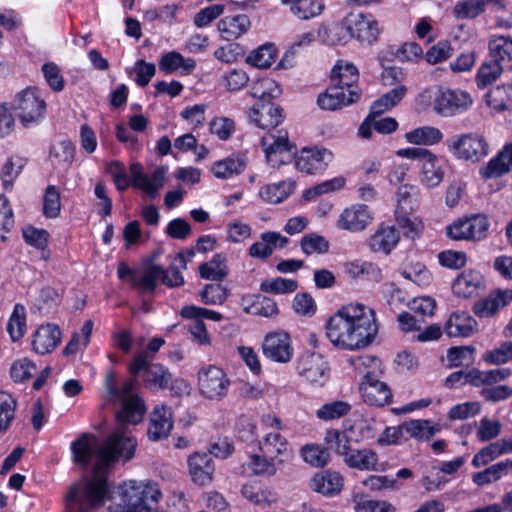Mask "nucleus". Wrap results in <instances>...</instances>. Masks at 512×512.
Returning <instances> with one entry per match:
<instances>
[{"mask_svg":"<svg viewBox=\"0 0 512 512\" xmlns=\"http://www.w3.org/2000/svg\"><path fill=\"white\" fill-rule=\"evenodd\" d=\"M378 333L374 311L360 303L343 306L326 322V336L340 349L354 351L366 348Z\"/></svg>","mask_w":512,"mask_h":512,"instance_id":"f257e3e1","label":"nucleus"},{"mask_svg":"<svg viewBox=\"0 0 512 512\" xmlns=\"http://www.w3.org/2000/svg\"><path fill=\"white\" fill-rule=\"evenodd\" d=\"M137 385L138 380L130 378L119 386L114 371H109L106 375L104 386L107 400L122 402V408L116 414L118 427H124L125 424L135 425L143 419L146 411L144 401L138 395L132 394Z\"/></svg>","mask_w":512,"mask_h":512,"instance_id":"f03ea898","label":"nucleus"},{"mask_svg":"<svg viewBox=\"0 0 512 512\" xmlns=\"http://www.w3.org/2000/svg\"><path fill=\"white\" fill-rule=\"evenodd\" d=\"M129 170L131 180H129L126 168L121 162L115 160L107 165L106 171L112 176L118 191L126 190L131 183L149 197L155 198L159 190L164 186L167 169L163 166L154 169L150 175L143 172V167L138 162L132 163Z\"/></svg>","mask_w":512,"mask_h":512,"instance_id":"7ed1b4c3","label":"nucleus"},{"mask_svg":"<svg viewBox=\"0 0 512 512\" xmlns=\"http://www.w3.org/2000/svg\"><path fill=\"white\" fill-rule=\"evenodd\" d=\"M137 440L124 427H117L97 447L96 474L117 462L130 461L136 452Z\"/></svg>","mask_w":512,"mask_h":512,"instance_id":"20e7f679","label":"nucleus"},{"mask_svg":"<svg viewBox=\"0 0 512 512\" xmlns=\"http://www.w3.org/2000/svg\"><path fill=\"white\" fill-rule=\"evenodd\" d=\"M107 493V482L102 476L83 479L72 485L66 494V507L70 512H89L103 505Z\"/></svg>","mask_w":512,"mask_h":512,"instance_id":"39448f33","label":"nucleus"},{"mask_svg":"<svg viewBox=\"0 0 512 512\" xmlns=\"http://www.w3.org/2000/svg\"><path fill=\"white\" fill-rule=\"evenodd\" d=\"M121 503L119 505L127 512H151L161 492L156 484L131 480L122 486Z\"/></svg>","mask_w":512,"mask_h":512,"instance_id":"423d86ee","label":"nucleus"},{"mask_svg":"<svg viewBox=\"0 0 512 512\" xmlns=\"http://www.w3.org/2000/svg\"><path fill=\"white\" fill-rule=\"evenodd\" d=\"M128 370L132 378L142 375L143 385L151 391L168 389L173 382L172 374L161 364L151 363L144 353L137 354L129 364Z\"/></svg>","mask_w":512,"mask_h":512,"instance_id":"0eeeda50","label":"nucleus"},{"mask_svg":"<svg viewBox=\"0 0 512 512\" xmlns=\"http://www.w3.org/2000/svg\"><path fill=\"white\" fill-rule=\"evenodd\" d=\"M449 152L457 159L479 162L489 153V144L478 133H465L451 137L446 142Z\"/></svg>","mask_w":512,"mask_h":512,"instance_id":"6e6552de","label":"nucleus"},{"mask_svg":"<svg viewBox=\"0 0 512 512\" xmlns=\"http://www.w3.org/2000/svg\"><path fill=\"white\" fill-rule=\"evenodd\" d=\"M341 27L351 38L361 43L373 44L378 40L382 27L372 14L350 12L342 21Z\"/></svg>","mask_w":512,"mask_h":512,"instance_id":"1a4fd4ad","label":"nucleus"},{"mask_svg":"<svg viewBox=\"0 0 512 512\" xmlns=\"http://www.w3.org/2000/svg\"><path fill=\"white\" fill-rule=\"evenodd\" d=\"M231 381L223 369L209 365L198 372L200 394L211 401L223 400L229 392Z\"/></svg>","mask_w":512,"mask_h":512,"instance_id":"9d476101","label":"nucleus"},{"mask_svg":"<svg viewBox=\"0 0 512 512\" xmlns=\"http://www.w3.org/2000/svg\"><path fill=\"white\" fill-rule=\"evenodd\" d=\"M12 108L17 112L21 123L28 126L44 116L46 103L36 88H27L16 95Z\"/></svg>","mask_w":512,"mask_h":512,"instance_id":"9b49d317","label":"nucleus"},{"mask_svg":"<svg viewBox=\"0 0 512 512\" xmlns=\"http://www.w3.org/2000/svg\"><path fill=\"white\" fill-rule=\"evenodd\" d=\"M489 221L484 215L460 218L447 226V236L452 240L479 241L487 236Z\"/></svg>","mask_w":512,"mask_h":512,"instance_id":"f8f14e48","label":"nucleus"},{"mask_svg":"<svg viewBox=\"0 0 512 512\" xmlns=\"http://www.w3.org/2000/svg\"><path fill=\"white\" fill-rule=\"evenodd\" d=\"M296 369L303 379L317 387H323L330 378L329 365L318 353H303L298 358Z\"/></svg>","mask_w":512,"mask_h":512,"instance_id":"ddd939ff","label":"nucleus"},{"mask_svg":"<svg viewBox=\"0 0 512 512\" xmlns=\"http://www.w3.org/2000/svg\"><path fill=\"white\" fill-rule=\"evenodd\" d=\"M471 96L462 90L440 91L434 98L433 109L443 117H451L466 111L472 105Z\"/></svg>","mask_w":512,"mask_h":512,"instance_id":"4468645a","label":"nucleus"},{"mask_svg":"<svg viewBox=\"0 0 512 512\" xmlns=\"http://www.w3.org/2000/svg\"><path fill=\"white\" fill-rule=\"evenodd\" d=\"M262 351L266 358L277 363H288L294 352L291 338L284 331L268 333L263 340Z\"/></svg>","mask_w":512,"mask_h":512,"instance_id":"2eb2a0df","label":"nucleus"},{"mask_svg":"<svg viewBox=\"0 0 512 512\" xmlns=\"http://www.w3.org/2000/svg\"><path fill=\"white\" fill-rule=\"evenodd\" d=\"M332 159V152L326 148H304L296 157L295 165L301 172L317 174L323 172Z\"/></svg>","mask_w":512,"mask_h":512,"instance_id":"dca6fc26","label":"nucleus"},{"mask_svg":"<svg viewBox=\"0 0 512 512\" xmlns=\"http://www.w3.org/2000/svg\"><path fill=\"white\" fill-rule=\"evenodd\" d=\"M372 219L368 206L356 204L342 211L337 220V227L349 232H360L366 229Z\"/></svg>","mask_w":512,"mask_h":512,"instance_id":"f3484780","label":"nucleus"},{"mask_svg":"<svg viewBox=\"0 0 512 512\" xmlns=\"http://www.w3.org/2000/svg\"><path fill=\"white\" fill-rule=\"evenodd\" d=\"M360 392L365 403L371 406L383 407L391 403L393 395L388 385L377 379V376H367L360 384Z\"/></svg>","mask_w":512,"mask_h":512,"instance_id":"a211bd4d","label":"nucleus"},{"mask_svg":"<svg viewBox=\"0 0 512 512\" xmlns=\"http://www.w3.org/2000/svg\"><path fill=\"white\" fill-rule=\"evenodd\" d=\"M261 145L266 154L267 161L272 165L275 163H285V159L280 157L277 159V155L282 156L284 153H292L295 149L288 140V133L285 130L277 131V134H267L262 137Z\"/></svg>","mask_w":512,"mask_h":512,"instance_id":"6ab92c4d","label":"nucleus"},{"mask_svg":"<svg viewBox=\"0 0 512 512\" xmlns=\"http://www.w3.org/2000/svg\"><path fill=\"white\" fill-rule=\"evenodd\" d=\"M173 428L171 408L157 405L150 414L147 436L152 441H160L170 434Z\"/></svg>","mask_w":512,"mask_h":512,"instance_id":"aec40b11","label":"nucleus"},{"mask_svg":"<svg viewBox=\"0 0 512 512\" xmlns=\"http://www.w3.org/2000/svg\"><path fill=\"white\" fill-rule=\"evenodd\" d=\"M249 118L261 129H273L283 121V110L270 101L262 102L250 109Z\"/></svg>","mask_w":512,"mask_h":512,"instance_id":"412c9836","label":"nucleus"},{"mask_svg":"<svg viewBox=\"0 0 512 512\" xmlns=\"http://www.w3.org/2000/svg\"><path fill=\"white\" fill-rule=\"evenodd\" d=\"M511 301L512 290H497L489 293L487 297L476 301L473 305V312L480 318L492 317Z\"/></svg>","mask_w":512,"mask_h":512,"instance_id":"4be33fe9","label":"nucleus"},{"mask_svg":"<svg viewBox=\"0 0 512 512\" xmlns=\"http://www.w3.org/2000/svg\"><path fill=\"white\" fill-rule=\"evenodd\" d=\"M360 97L357 90L346 94L340 86L330 85L325 92L318 96L317 103L321 109L334 111L356 102Z\"/></svg>","mask_w":512,"mask_h":512,"instance_id":"5701e85b","label":"nucleus"},{"mask_svg":"<svg viewBox=\"0 0 512 512\" xmlns=\"http://www.w3.org/2000/svg\"><path fill=\"white\" fill-rule=\"evenodd\" d=\"M189 473L194 483L206 486L212 482L214 465L210 454L195 453L188 459Z\"/></svg>","mask_w":512,"mask_h":512,"instance_id":"b1692460","label":"nucleus"},{"mask_svg":"<svg viewBox=\"0 0 512 512\" xmlns=\"http://www.w3.org/2000/svg\"><path fill=\"white\" fill-rule=\"evenodd\" d=\"M330 78L332 85L340 86L343 91H347L348 95L351 90L358 91L359 72L353 63L338 61L331 71Z\"/></svg>","mask_w":512,"mask_h":512,"instance_id":"393cba45","label":"nucleus"},{"mask_svg":"<svg viewBox=\"0 0 512 512\" xmlns=\"http://www.w3.org/2000/svg\"><path fill=\"white\" fill-rule=\"evenodd\" d=\"M289 239L278 232H264L260 235V240L252 244L249 248V255L257 259H267L276 248H284Z\"/></svg>","mask_w":512,"mask_h":512,"instance_id":"a878e982","label":"nucleus"},{"mask_svg":"<svg viewBox=\"0 0 512 512\" xmlns=\"http://www.w3.org/2000/svg\"><path fill=\"white\" fill-rule=\"evenodd\" d=\"M280 2L289 13L301 21L316 18L325 9L323 0H280Z\"/></svg>","mask_w":512,"mask_h":512,"instance_id":"bb28decb","label":"nucleus"},{"mask_svg":"<svg viewBox=\"0 0 512 512\" xmlns=\"http://www.w3.org/2000/svg\"><path fill=\"white\" fill-rule=\"evenodd\" d=\"M61 341V331L53 324L41 325L34 333L33 349L40 355L52 352Z\"/></svg>","mask_w":512,"mask_h":512,"instance_id":"cd10ccee","label":"nucleus"},{"mask_svg":"<svg viewBox=\"0 0 512 512\" xmlns=\"http://www.w3.org/2000/svg\"><path fill=\"white\" fill-rule=\"evenodd\" d=\"M260 453L273 460H284L290 456L289 443L279 432L267 433L258 442Z\"/></svg>","mask_w":512,"mask_h":512,"instance_id":"c85d7f7f","label":"nucleus"},{"mask_svg":"<svg viewBox=\"0 0 512 512\" xmlns=\"http://www.w3.org/2000/svg\"><path fill=\"white\" fill-rule=\"evenodd\" d=\"M512 169V143L506 144L503 149L492 158L479 173L484 179H492L508 173Z\"/></svg>","mask_w":512,"mask_h":512,"instance_id":"c756f323","label":"nucleus"},{"mask_svg":"<svg viewBox=\"0 0 512 512\" xmlns=\"http://www.w3.org/2000/svg\"><path fill=\"white\" fill-rule=\"evenodd\" d=\"M452 289L459 297H471L484 289V278L478 271L465 270L454 280Z\"/></svg>","mask_w":512,"mask_h":512,"instance_id":"7c9ffc66","label":"nucleus"},{"mask_svg":"<svg viewBox=\"0 0 512 512\" xmlns=\"http://www.w3.org/2000/svg\"><path fill=\"white\" fill-rule=\"evenodd\" d=\"M250 26V19L245 14L226 16L217 24L221 37L227 41L238 39L248 31Z\"/></svg>","mask_w":512,"mask_h":512,"instance_id":"2f4dec72","label":"nucleus"},{"mask_svg":"<svg viewBox=\"0 0 512 512\" xmlns=\"http://www.w3.org/2000/svg\"><path fill=\"white\" fill-rule=\"evenodd\" d=\"M476 320L466 312L453 313L445 325L449 337H469L477 331Z\"/></svg>","mask_w":512,"mask_h":512,"instance_id":"473e14b6","label":"nucleus"},{"mask_svg":"<svg viewBox=\"0 0 512 512\" xmlns=\"http://www.w3.org/2000/svg\"><path fill=\"white\" fill-rule=\"evenodd\" d=\"M163 275V269L157 265H151L143 270H137L132 279L131 286L140 294H152Z\"/></svg>","mask_w":512,"mask_h":512,"instance_id":"72a5a7b5","label":"nucleus"},{"mask_svg":"<svg viewBox=\"0 0 512 512\" xmlns=\"http://www.w3.org/2000/svg\"><path fill=\"white\" fill-rule=\"evenodd\" d=\"M95 437L89 433L81 434L71 443L73 461L87 467L91 464L92 458L96 459V450L94 447Z\"/></svg>","mask_w":512,"mask_h":512,"instance_id":"f704fd0d","label":"nucleus"},{"mask_svg":"<svg viewBox=\"0 0 512 512\" xmlns=\"http://www.w3.org/2000/svg\"><path fill=\"white\" fill-rule=\"evenodd\" d=\"M444 178L442 160L430 152V154L421 163L420 180L428 188L438 186Z\"/></svg>","mask_w":512,"mask_h":512,"instance_id":"c9c22d12","label":"nucleus"},{"mask_svg":"<svg viewBox=\"0 0 512 512\" xmlns=\"http://www.w3.org/2000/svg\"><path fill=\"white\" fill-rule=\"evenodd\" d=\"M399 233L393 226L379 228L369 239V247L374 252L389 254L399 242Z\"/></svg>","mask_w":512,"mask_h":512,"instance_id":"e433bc0d","label":"nucleus"},{"mask_svg":"<svg viewBox=\"0 0 512 512\" xmlns=\"http://www.w3.org/2000/svg\"><path fill=\"white\" fill-rule=\"evenodd\" d=\"M343 487V477L335 471L316 474L311 480V488L323 495H335Z\"/></svg>","mask_w":512,"mask_h":512,"instance_id":"4c0bfd02","label":"nucleus"},{"mask_svg":"<svg viewBox=\"0 0 512 512\" xmlns=\"http://www.w3.org/2000/svg\"><path fill=\"white\" fill-rule=\"evenodd\" d=\"M344 462L351 468L375 471L377 470L378 455L371 449H355L346 455Z\"/></svg>","mask_w":512,"mask_h":512,"instance_id":"58836bf2","label":"nucleus"},{"mask_svg":"<svg viewBox=\"0 0 512 512\" xmlns=\"http://www.w3.org/2000/svg\"><path fill=\"white\" fill-rule=\"evenodd\" d=\"M283 463L284 460H273L260 453L250 455L246 465L253 475L269 478L277 473L278 466Z\"/></svg>","mask_w":512,"mask_h":512,"instance_id":"ea45409f","label":"nucleus"},{"mask_svg":"<svg viewBox=\"0 0 512 512\" xmlns=\"http://www.w3.org/2000/svg\"><path fill=\"white\" fill-rule=\"evenodd\" d=\"M245 167L246 162L244 157L242 155H233L215 162L211 170L215 177L228 179L234 175L240 174Z\"/></svg>","mask_w":512,"mask_h":512,"instance_id":"a19ab883","label":"nucleus"},{"mask_svg":"<svg viewBox=\"0 0 512 512\" xmlns=\"http://www.w3.org/2000/svg\"><path fill=\"white\" fill-rule=\"evenodd\" d=\"M294 187V182L290 180L268 184L260 189L259 196L265 202L277 204L285 200L293 192Z\"/></svg>","mask_w":512,"mask_h":512,"instance_id":"79ce46f5","label":"nucleus"},{"mask_svg":"<svg viewBox=\"0 0 512 512\" xmlns=\"http://www.w3.org/2000/svg\"><path fill=\"white\" fill-rule=\"evenodd\" d=\"M406 140L415 145H435L442 141L443 133L433 126H423L405 134Z\"/></svg>","mask_w":512,"mask_h":512,"instance_id":"37998d69","label":"nucleus"},{"mask_svg":"<svg viewBox=\"0 0 512 512\" xmlns=\"http://www.w3.org/2000/svg\"><path fill=\"white\" fill-rule=\"evenodd\" d=\"M512 470V461L506 459L505 461L498 462L485 470L475 473L473 475V482L478 486H484L492 482L498 481L504 475Z\"/></svg>","mask_w":512,"mask_h":512,"instance_id":"c03bdc74","label":"nucleus"},{"mask_svg":"<svg viewBox=\"0 0 512 512\" xmlns=\"http://www.w3.org/2000/svg\"><path fill=\"white\" fill-rule=\"evenodd\" d=\"M196 67L194 59H185L180 53L172 51L164 54L159 61V68L165 73L182 69L186 74L191 73Z\"/></svg>","mask_w":512,"mask_h":512,"instance_id":"a18cd8bd","label":"nucleus"},{"mask_svg":"<svg viewBox=\"0 0 512 512\" xmlns=\"http://www.w3.org/2000/svg\"><path fill=\"white\" fill-rule=\"evenodd\" d=\"M199 273L204 279L222 281L228 274L226 257L222 254H215L209 262L200 265Z\"/></svg>","mask_w":512,"mask_h":512,"instance_id":"49530a36","label":"nucleus"},{"mask_svg":"<svg viewBox=\"0 0 512 512\" xmlns=\"http://www.w3.org/2000/svg\"><path fill=\"white\" fill-rule=\"evenodd\" d=\"M491 59L500 65L509 64L512 61V38L498 36L489 42Z\"/></svg>","mask_w":512,"mask_h":512,"instance_id":"de8ad7c7","label":"nucleus"},{"mask_svg":"<svg viewBox=\"0 0 512 512\" xmlns=\"http://www.w3.org/2000/svg\"><path fill=\"white\" fill-rule=\"evenodd\" d=\"M403 429L406 431L408 438H415L417 440H429L437 432L439 427L431 425L428 420H410L403 423Z\"/></svg>","mask_w":512,"mask_h":512,"instance_id":"09e8293b","label":"nucleus"},{"mask_svg":"<svg viewBox=\"0 0 512 512\" xmlns=\"http://www.w3.org/2000/svg\"><path fill=\"white\" fill-rule=\"evenodd\" d=\"M241 493L246 499L257 505H270L277 500L276 494L273 490L263 488L257 483L243 485Z\"/></svg>","mask_w":512,"mask_h":512,"instance_id":"8fccbe9b","label":"nucleus"},{"mask_svg":"<svg viewBox=\"0 0 512 512\" xmlns=\"http://www.w3.org/2000/svg\"><path fill=\"white\" fill-rule=\"evenodd\" d=\"M352 406L343 400H336L325 403L316 411V417L328 422L345 417L351 411Z\"/></svg>","mask_w":512,"mask_h":512,"instance_id":"3c124183","label":"nucleus"},{"mask_svg":"<svg viewBox=\"0 0 512 512\" xmlns=\"http://www.w3.org/2000/svg\"><path fill=\"white\" fill-rule=\"evenodd\" d=\"M487 103L496 111L512 108V85H501L490 90L487 94Z\"/></svg>","mask_w":512,"mask_h":512,"instance_id":"603ef678","label":"nucleus"},{"mask_svg":"<svg viewBox=\"0 0 512 512\" xmlns=\"http://www.w3.org/2000/svg\"><path fill=\"white\" fill-rule=\"evenodd\" d=\"M276 52L273 44H265L253 50L246 61L254 67L266 69L274 63Z\"/></svg>","mask_w":512,"mask_h":512,"instance_id":"864d4df0","label":"nucleus"},{"mask_svg":"<svg viewBox=\"0 0 512 512\" xmlns=\"http://www.w3.org/2000/svg\"><path fill=\"white\" fill-rule=\"evenodd\" d=\"M280 93V89L276 82L271 78H261L252 83L249 94L253 98L262 100V102L270 101Z\"/></svg>","mask_w":512,"mask_h":512,"instance_id":"5fc2aeb1","label":"nucleus"},{"mask_svg":"<svg viewBox=\"0 0 512 512\" xmlns=\"http://www.w3.org/2000/svg\"><path fill=\"white\" fill-rule=\"evenodd\" d=\"M300 248L305 255L325 254L330 249L329 241L317 233L305 234L300 240Z\"/></svg>","mask_w":512,"mask_h":512,"instance_id":"6e6d98bb","label":"nucleus"},{"mask_svg":"<svg viewBox=\"0 0 512 512\" xmlns=\"http://www.w3.org/2000/svg\"><path fill=\"white\" fill-rule=\"evenodd\" d=\"M503 66L490 60L489 62L483 63L476 74V84L480 89H484L494 83L501 75Z\"/></svg>","mask_w":512,"mask_h":512,"instance_id":"4d7b16f0","label":"nucleus"},{"mask_svg":"<svg viewBox=\"0 0 512 512\" xmlns=\"http://www.w3.org/2000/svg\"><path fill=\"white\" fill-rule=\"evenodd\" d=\"M205 305H221L229 295V290L220 283L206 284L198 293Z\"/></svg>","mask_w":512,"mask_h":512,"instance_id":"13d9d810","label":"nucleus"},{"mask_svg":"<svg viewBox=\"0 0 512 512\" xmlns=\"http://www.w3.org/2000/svg\"><path fill=\"white\" fill-rule=\"evenodd\" d=\"M301 456L309 465L320 468L328 464L330 454L328 449L316 444H307L301 448Z\"/></svg>","mask_w":512,"mask_h":512,"instance_id":"bf43d9fd","label":"nucleus"},{"mask_svg":"<svg viewBox=\"0 0 512 512\" xmlns=\"http://www.w3.org/2000/svg\"><path fill=\"white\" fill-rule=\"evenodd\" d=\"M75 155V146L70 140H63L50 150V157L54 164L69 167Z\"/></svg>","mask_w":512,"mask_h":512,"instance_id":"052dcab7","label":"nucleus"},{"mask_svg":"<svg viewBox=\"0 0 512 512\" xmlns=\"http://www.w3.org/2000/svg\"><path fill=\"white\" fill-rule=\"evenodd\" d=\"M349 363L359 374H363L364 380H367L368 375L377 376L381 361L379 358L372 355H362L352 357Z\"/></svg>","mask_w":512,"mask_h":512,"instance_id":"680f3d73","label":"nucleus"},{"mask_svg":"<svg viewBox=\"0 0 512 512\" xmlns=\"http://www.w3.org/2000/svg\"><path fill=\"white\" fill-rule=\"evenodd\" d=\"M484 0L458 1L453 8V15L457 19H473L484 12Z\"/></svg>","mask_w":512,"mask_h":512,"instance_id":"e2e57ef3","label":"nucleus"},{"mask_svg":"<svg viewBox=\"0 0 512 512\" xmlns=\"http://www.w3.org/2000/svg\"><path fill=\"white\" fill-rule=\"evenodd\" d=\"M17 402L13 396L0 391V433L6 431L14 419Z\"/></svg>","mask_w":512,"mask_h":512,"instance_id":"0e129e2a","label":"nucleus"},{"mask_svg":"<svg viewBox=\"0 0 512 512\" xmlns=\"http://www.w3.org/2000/svg\"><path fill=\"white\" fill-rule=\"evenodd\" d=\"M61 211V197L59 189L54 185L47 186L43 196V214L45 217L57 218Z\"/></svg>","mask_w":512,"mask_h":512,"instance_id":"69168bd1","label":"nucleus"},{"mask_svg":"<svg viewBox=\"0 0 512 512\" xmlns=\"http://www.w3.org/2000/svg\"><path fill=\"white\" fill-rule=\"evenodd\" d=\"M298 288V282L293 279L277 277L267 279L260 285V290L272 294L292 293Z\"/></svg>","mask_w":512,"mask_h":512,"instance_id":"338daca9","label":"nucleus"},{"mask_svg":"<svg viewBox=\"0 0 512 512\" xmlns=\"http://www.w3.org/2000/svg\"><path fill=\"white\" fill-rule=\"evenodd\" d=\"M474 352L475 348L473 346L451 347L447 352L449 367L468 366L474 361Z\"/></svg>","mask_w":512,"mask_h":512,"instance_id":"774afa93","label":"nucleus"}]
</instances>
